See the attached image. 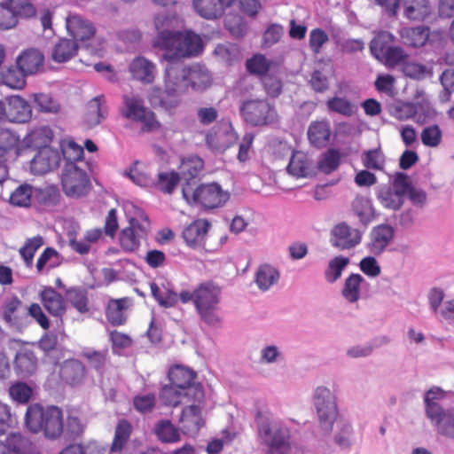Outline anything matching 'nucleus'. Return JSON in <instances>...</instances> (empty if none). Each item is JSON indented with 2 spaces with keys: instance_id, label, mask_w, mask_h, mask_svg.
Listing matches in <instances>:
<instances>
[{
  "instance_id": "1",
  "label": "nucleus",
  "mask_w": 454,
  "mask_h": 454,
  "mask_svg": "<svg viewBox=\"0 0 454 454\" xmlns=\"http://www.w3.org/2000/svg\"><path fill=\"white\" fill-rule=\"evenodd\" d=\"M161 61L166 62L163 74L164 90L156 87L152 88L148 92V100L153 106L172 111L180 105V96L186 93L189 88L186 67L176 60Z\"/></svg>"
},
{
  "instance_id": "2",
  "label": "nucleus",
  "mask_w": 454,
  "mask_h": 454,
  "mask_svg": "<svg viewBox=\"0 0 454 454\" xmlns=\"http://www.w3.org/2000/svg\"><path fill=\"white\" fill-rule=\"evenodd\" d=\"M25 422L29 431L43 432L48 439H57L64 432L63 413L55 406L43 407L39 404L28 406Z\"/></svg>"
},
{
  "instance_id": "3",
  "label": "nucleus",
  "mask_w": 454,
  "mask_h": 454,
  "mask_svg": "<svg viewBox=\"0 0 454 454\" xmlns=\"http://www.w3.org/2000/svg\"><path fill=\"white\" fill-rule=\"evenodd\" d=\"M220 288L211 282L202 283L195 288V309L200 319L206 325L217 327L222 324L219 312Z\"/></svg>"
},
{
  "instance_id": "4",
  "label": "nucleus",
  "mask_w": 454,
  "mask_h": 454,
  "mask_svg": "<svg viewBox=\"0 0 454 454\" xmlns=\"http://www.w3.org/2000/svg\"><path fill=\"white\" fill-rule=\"evenodd\" d=\"M129 226L120 233L119 242L124 251L133 252L140 246V239L149 229V221L144 211L131 202L123 205Z\"/></svg>"
},
{
  "instance_id": "5",
  "label": "nucleus",
  "mask_w": 454,
  "mask_h": 454,
  "mask_svg": "<svg viewBox=\"0 0 454 454\" xmlns=\"http://www.w3.org/2000/svg\"><path fill=\"white\" fill-rule=\"evenodd\" d=\"M259 437L267 447L266 454H288L290 451V429L278 419H262L258 425Z\"/></svg>"
},
{
  "instance_id": "6",
  "label": "nucleus",
  "mask_w": 454,
  "mask_h": 454,
  "mask_svg": "<svg viewBox=\"0 0 454 454\" xmlns=\"http://www.w3.org/2000/svg\"><path fill=\"white\" fill-rule=\"evenodd\" d=\"M66 28L73 41L81 43L92 55L101 56L104 41L96 36V27L89 20L78 13H68Z\"/></svg>"
},
{
  "instance_id": "7",
  "label": "nucleus",
  "mask_w": 454,
  "mask_h": 454,
  "mask_svg": "<svg viewBox=\"0 0 454 454\" xmlns=\"http://www.w3.org/2000/svg\"><path fill=\"white\" fill-rule=\"evenodd\" d=\"M192 403L184 406L182 410L178 423L180 430L184 435L195 437L200 430L206 425V412L204 411V392L200 387H192Z\"/></svg>"
},
{
  "instance_id": "8",
  "label": "nucleus",
  "mask_w": 454,
  "mask_h": 454,
  "mask_svg": "<svg viewBox=\"0 0 454 454\" xmlns=\"http://www.w3.org/2000/svg\"><path fill=\"white\" fill-rule=\"evenodd\" d=\"M312 398L321 428L327 433L333 431L339 416L336 393L320 385L314 389Z\"/></svg>"
},
{
  "instance_id": "9",
  "label": "nucleus",
  "mask_w": 454,
  "mask_h": 454,
  "mask_svg": "<svg viewBox=\"0 0 454 454\" xmlns=\"http://www.w3.org/2000/svg\"><path fill=\"white\" fill-rule=\"evenodd\" d=\"M120 114L127 120L140 123L145 130L160 128L154 114L145 106L143 98L137 95H123Z\"/></svg>"
},
{
  "instance_id": "10",
  "label": "nucleus",
  "mask_w": 454,
  "mask_h": 454,
  "mask_svg": "<svg viewBox=\"0 0 454 454\" xmlns=\"http://www.w3.org/2000/svg\"><path fill=\"white\" fill-rule=\"evenodd\" d=\"M202 49L200 37L192 32H177L163 51L162 60H176L197 55Z\"/></svg>"
},
{
  "instance_id": "11",
  "label": "nucleus",
  "mask_w": 454,
  "mask_h": 454,
  "mask_svg": "<svg viewBox=\"0 0 454 454\" xmlns=\"http://www.w3.org/2000/svg\"><path fill=\"white\" fill-rule=\"evenodd\" d=\"M86 162L65 164L62 173L64 192L72 198H80L88 193L90 187Z\"/></svg>"
},
{
  "instance_id": "12",
  "label": "nucleus",
  "mask_w": 454,
  "mask_h": 454,
  "mask_svg": "<svg viewBox=\"0 0 454 454\" xmlns=\"http://www.w3.org/2000/svg\"><path fill=\"white\" fill-rule=\"evenodd\" d=\"M408 187L409 176L404 173H395L389 184L378 188L376 197L383 207L395 211L403 206Z\"/></svg>"
},
{
  "instance_id": "13",
  "label": "nucleus",
  "mask_w": 454,
  "mask_h": 454,
  "mask_svg": "<svg viewBox=\"0 0 454 454\" xmlns=\"http://www.w3.org/2000/svg\"><path fill=\"white\" fill-rule=\"evenodd\" d=\"M183 197L188 203H199L205 208H215L223 206L230 199V193L217 184H202L190 192L184 187Z\"/></svg>"
},
{
  "instance_id": "14",
  "label": "nucleus",
  "mask_w": 454,
  "mask_h": 454,
  "mask_svg": "<svg viewBox=\"0 0 454 454\" xmlns=\"http://www.w3.org/2000/svg\"><path fill=\"white\" fill-rule=\"evenodd\" d=\"M245 121L253 126L270 125L278 121L275 107L266 100L251 99L241 107Z\"/></svg>"
},
{
  "instance_id": "15",
  "label": "nucleus",
  "mask_w": 454,
  "mask_h": 454,
  "mask_svg": "<svg viewBox=\"0 0 454 454\" xmlns=\"http://www.w3.org/2000/svg\"><path fill=\"white\" fill-rule=\"evenodd\" d=\"M181 24V20L175 14L167 12H161L154 18V27L158 33L157 37L154 40V46L163 50L168 43L171 41L177 31V28Z\"/></svg>"
},
{
  "instance_id": "16",
  "label": "nucleus",
  "mask_w": 454,
  "mask_h": 454,
  "mask_svg": "<svg viewBox=\"0 0 454 454\" xmlns=\"http://www.w3.org/2000/svg\"><path fill=\"white\" fill-rule=\"evenodd\" d=\"M362 240V233L355 228L342 223L337 224L331 231L330 242L333 247L340 250L350 249Z\"/></svg>"
},
{
  "instance_id": "17",
  "label": "nucleus",
  "mask_w": 454,
  "mask_h": 454,
  "mask_svg": "<svg viewBox=\"0 0 454 454\" xmlns=\"http://www.w3.org/2000/svg\"><path fill=\"white\" fill-rule=\"evenodd\" d=\"M395 230L388 224L374 226L369 233L367 249L374 255H380L394 239Z\"/></svg>"
},
{
  "instance_id": "18",
  "label": "nucleus",
  "mask_w": 454,
  "mask_h": 454,
  "mask_svg": "<svg viewBox=\"0 0 454 454\" xmlns=\"http://www.w3.org/2000/svg\"><path fill=\"white\" fill-rule=\"evenodd\" d=\"M60 155L52 148L42 149L31 160L30 169L35 175L46 174L59 167Z\"/></svg>"
},
{
  "instance_id": "19",
  "label": "nucleus",
  "mask_w": 454,
  "mask_h": 454,
  "mask_svg": "<svg viewBox=\"0 0 454 454\" xmlns=\"http://www.w3.org/2000/svg\"><path fill=\"white\" fill-rule=\"evenodd\" d=\"M286 170L295 177H307L316 174L317 167L308 153L296 151L293 153Z\"/></svg>"
},
{
  "instance_id": "20",
  "label": "nucleus",
  "mask_w": 454,
  "mask_h": 454,
  "mask_svg": "<svg viewBox=\"0 0 454 454\" xmlns=\"http://www.w3.org/2000/svg\"><path fill=\"white\" fill-rule=\"evenodd\" d=\"M102 237V231L98 228L88 230L78 238L75 228L68 231L67 238L71 248L80 254H86L90 251L91 247Z\"/></svg>"
},
{
  "instance_id": "21",
  "label": "nucleus",
  "mask_w": 454,
  "mask_h": 454,
  "mask_svg": "<svg viewBox=\"0 0 454 454\" xmlns=\"http://www.w3.org/2000/svg\"><path fill=\"white\" fill-rule=\"evenodd\" d=\"M168 378L173 386L184 391V395L187 398H192V392H190L192 387H202L199 384H193L195 373L189 368L176 365L169 370Z\"/></svg>"
},
{
  "instance_id": "22",
  "label": "nucleus",
  "mask_w": 454,
  "mask_h": 454,
  "mask_svg": "<svg viewBox=\"0 0 454 454\" xmlns=\"http://www.w3.org/2000/svg\"><path fill=\"white\" fill-rule=\"evenodd\" d=\"M210 223L205 219H198L183 231V238L187 246L192 248H199L204 246Z\"/></svg>"
},
{
  "instance_id": "23",
  "label": "nucleus",
  "mask_w": 454,
  "mask_h": 454,
  "mask_svg": "<svg viewBox=\"0 0 454 454\" xmlns=\"http://www.w3.org/2000/svg\"><path fill=\"white\" fill-rule=\"evenodd\" d=\"M24 154L22 140L10 129H0V158L16 159Z\"/></svg>"
},
{
  "instance_id": "24",
  "label": "nucleus",
  "mask_w": 454,
  "mask_h": 454,
  "mask_svg": "<svg viewBox=\"0 0 454 454\" xmlns=\"http://www.w3.org/2000/svg\"><path fill=\"white\" fill-rule=\"evenodd\" d=\"M132 77L143 83H152L157 74L156 66L145 57H137L129 64Z\"/></svg>"
},
{
  "instance_id": "25",
  "label": "nucleus",
  "mask_w": 454,
  "mask_h": 454,
  "mask_svg": "<svg viewBox=\"0 0 454 454\" xmlns=\"http://www.w3.org/2000/svg\"><path fill=\"white\" fill-rule=\"evenodd\" d=\"M234 0H193L196 12L207 20L220 17Z\"/></svg>"
},
{
  "instance_id": "26",
  "label": "nucleus",
  "mask_w": 454,
  "mask_h": 454,
  "mask_svg": "<svg viewBox=\"0 0 454 454\" xmlns=\"http://www.w3.org/2000/svg\"><path fill=\"white\" fill-rule=\"evenodd\" d=\"M398 9L403 8V16L411 20H423L431 12L428 0H397Z\"/></svg>"
},
{
  "instance_id": "27",
  "label": "nucleus",
  "mask_w": 454,
  "mask_h": 454,
  "mask_svg": "<svg viewBox=\"0 0 454 454\" xmlns=\"http://www.w3.org/2000/svg\"><path fill=\"white\" fill-rule=\"evenodd\" d=\"M7 119L10 121L25 122L31 117V108L27 102L20 96L6 98Z\"/></svg>"
},
{
  "instance_id": "28",
  "label": "nucleus",
  "mask_w": 454,
  "mask_h": 454,
  "mask_svg": "<svg viewBox=\"0 0 454 454\" xmlns=\"http://www.w3.org/2000/svg\"><path fill=\"white\" fill-rule=\"evenodd\" d=\"M53 132L47 126H42L32 129L23 139L22 146L25 153L28 148H49L52 141Z\"/></svg>"
},
{
  "instance_id": "29",
  "label": "nucleus",
  "mask_w": 454,
  "mask_h": 454,
  "mask_svg": "<svg viewBox=\"0 0 454 454\" xmlns=\"http://www.w3.org/2000/svg\"><path fill=\"white\" fill-rule=\"evenodd\" d=\"M124 175L140 187L149 188L154 184V177L151 168L148 165L140 161L134 162L125 170Z\"/></svg>"
},
{
  "instance_id": "30",
  "label": "nucleus",
  "mask_w": 454,
  "mask_h": 454,
  "mask_svg": "<svg viewBox=\"0 0 454 454\" xmlns=\"http://www.w3.org/2000/svg\"><path fill=\"white\" fill-rule=\"evenodd\" d=\"M39 295L43 307L51 315L61 317L65 313V300L62 295L52 287L43 288Z\"/></svg>"
},
{
  "instance_id": "31",
  "label": "nucleus",
  "mask_w": 454,
  "mask_h": 454,
  "mask_svg": "<svg viewBox=\"0 0 454 454\" xmlns=\"http://www.w3.org/2000/svg\"><path fill=\"white\" fill-rule=\"evenodd\" d=\"M189 87L193 90L202 91L210 87L212 77L209 71L203 66L193 65L186 67Z\"/></svg>"
},
{
  "instance_id": "32",
  "label": "nucleus",
  "mask_w": 454,
  "mask_h": 454,
  "mask_svg": "<svg viewBox=\"0 0 454 454\" xmlns=\"http://www.w3.org/2000/svg\"><path fill=\"white\" fill-rule=\"evenodd\" d=\"M16 62L24 74H34L43 67V56L39 51L30 49L19 55Z\"/></svg>"
},
{
  "instance_id": "33",
  "label": "nucleus",
  "mask_w": 454,
  "mask_h": 454,
  "mask_svg": "<svg viewBox=\"0 0 454 454\" xmlns=\"http://www.w3.org/2000/svg\"><path fill=\"white\" fill-rule=\"evenodd\" d=\"M309 143L316 147H323L330 140L331 126L327 121H312L308 128Z\"/></svg>"
},
{
  "instance_id": "34",
  "label": "nucleus",
  "mask_w": 454,
  "mask_h": 454,
  "mask_svg": "<svg viewBox=\"0 0 454 454\" xmlns=\"http://www.w3.org/2000/svg\"><path fill=\"white\" fill-rule=\"evenodd\" d=\"M21 301L17 296L6 297L2 304V317L11 326L20 327L23 325V319L20 314Z\"/></svg>"
},
{
  "instance_id": "35",
  "label": "nucleus",
  "mask_w": 454,
  "mask_h": 454,
  "mask_svg": "<svg viewBox=\"0 0 454 454\" xmlns=\"http://www.w3.org/2000/svg\"><path fill=\"white\" fill-rule=\"evenodd\" d=\"M445 397V392L440 387H432L425 395V412L429 421H433L446 409H443L439 402Z\"/></svg>"
},
{
  "instance_id": "36",
  "label": "nucleus",
  "mask_w": 454,
  "mask_h": 454,
  "mask_svg": "<svg viewBox=\"0 0 454 454\" xmlns=\"http://www.w3.org/2000/svg\"><path fill=\"white\" fill-rule=\"evenodd\" d=\"M79 44L67 38H62L54 44L51 50V59L55 62L69 61L77 55Z\"/></svg>"
},
{
  "instance_id": "37",
  "label": "nucleus",
  "mask_w": 454,
  "mask_h": 454,
  "mask_svg": "<svg viewBox=\"0 0 454 454\" xmlns=\"http://www.w3.org/2000/svg\"><path fill=\"white\" fill-rule=\"evenodd\" d=\"M364 278L357 273L350 274L343 283L341 289L342 297L349 303H355L359 301L362 294Z\"/></svg>"
},
{
  "instance_id": "38",
  "label": "nucleus",
  "mask_w": 454,
  "mask_h": 454,
  "mask_svg": "<svg viewBox=\"0 0 454 454\" xmlns=\"http://www.w3.org/2000/svg\"><path fill=\"white\" fill-rule=\"evenodd\" d=\"M106 117L104 99L102 97H96L86 106L83 121L88 128L98 125Z\"/></svg>"
},
{
  "instance_id": "39",
  "label": "nucleus",
  "mask_w": 454,
  "mask_h": 454,
  "mask_svg": "<svg viewBox=\"0 0 454 454\" xmlns=\"http://www.w3.org/2000/svg\"><path fill=\"white\" fill-rule=\"evenodd\" d=\"M430 423L438 434L454 440V408L446 409Z\"/></svg>"
},
{
  "instance_id": "40",
  "label": "nucleus",
  "mask_w": 454,
  "mask_h": 454,
  "mask_svg": "<svg viewBox=\"0 0 454 454\" xmlns=\"http://www.w3.org/2000/svg\"><path fill=\"white\" fill-rule=\"evenodd\" d=\"M280 278L278 270L270 264L261 265L255 273V283L260 290L267 291Z\"/></svg>"
},
{
  "instance_id": "41",
  "label": "nucleus",
  "mask_w": 454,
  "mask_h": 454,
  "mask_svg": "<svg viewBox=\"0 0 454 454\" xmlns=\"http://www.w3.org/2000/svg\"><path fill=\"white\" fill-rule=\"evenodd\" d=\"M395 36L386 31L380 32L371 42L370 51L380 62L394 45Z\"/></svg>"
},
{
  "instance_id": "42",
  "label": "nucleus",
  "mask_w": 454,
  "mask_h": 454,
  "mask_svg": "<svg viewBox=\"0 0 454 454\" xmlns=\"http://www.w3.org/2000/svg\"><path fill=\"white\" fill-rule=\"evenodd\" d=\"M150 288L153 296L163 307H172L178 300V296L161 280L160 282H152Z\"/></svg>"
},
{
  "instance_id": "43",
  "label": "nucleus",
  "mask_w": 454,
  "mask_h": 454,
  "mask_svg": "<svg viewBox=\"0 0 454 454\" xmlns=\"http://www.w3.org/2000/svg\"><path fill=\"white\" fill-rule=\"evenodd\" d=\"M336 431L334 434V441L336 444L342 450L351 447L354 442V432L351 424L344 419H336Z\"/></svg>"
},
{
  "instance_id": "44",
  "label": "nucleus",
  "mask_w": 454,
  "mask_h": 454,
  "mask_svg": "<svg viewBox=\"0 0 454 454\" xmlns=\"http://www.w3.org/2000/svg\"><path fill=\"white\" fill-rule=\"evenodd\" d=\"M349 263L350 259L344 255H337L330 259L324 273L325 280L330 284L335 283Z\"/></svg>"
},
{
  "instance_id": "45",
  "label": "nucleus",
  "mask_w": 454,
  "mask_h": 454,
  "mask_svg": "<svg viewBox=\"0 0 454 454\" xmlns=\"http://www.w3.org/2000/svg\"><path fill=\"white\" fill-rule=\"evenodd\" d=\"M155 434L158 439L166 443H176L181 441L179 429L169 420H161L155 426Z\"/></svg>"
},
{
  "instance_id": "46",
  "label": "nucleus",
  "mask_w": 454,
  "mask_h": 454,
  "mask_svg": "<svg viewBox=\"0 0 454 454\" xmlns=\"http://www.w3.org/2000/svg\"><path fill=\"white\" fill-rule=\"evenodd\" d=\"M352 209L363 223L372 222L374 217V207L369 198L356 197L352 203Z\"/></svg>"
},
{
  "instance_id": "47",
  "label": "nucleus",
  "mask_w": 454,
  "mask_h": 454,
  "mask_svg": "<svg viewBox=\"0 0 454 454\" xmlns=\"http://www.w3.org/2000/svg\"><path fill=\"white\" fill-rule=\"evenodd\" d=\"M61 377L72 385L78 384L84 376V367L77 360L65 362L61 368Z\"/></svg>"
},
{
  "instance_id": "48",
  "label": "nucleus",
  "mask_w": 454,
  "mask_h": 454,
  "mask_svg": "<svg viewBox=\"0 0 454 454\" xmlns=\"http://www.w3.org/2000/svg\"><path fill=\"white\" fill-rule=\"evenodd\" d=\"M400 35L406 44L412 47H421L425 45L428 39V29L424 27L403 28Z\"/></svg>"
},
{
  "instance_id": "49",
  "label": "nucleus",
  "mask_w": 454,
  "mask_h": 454,
  "mask_svg": "<svg viewBox=\"0 0 454 454\" xmlns=\"http://www.w3.org/2000/svg\"><path fill=\"white\" fill-rule=\"evenodd\" d=\"M127 303V299L112 300L109 301L106 309V317L111 324L120 325L125 322Z\"/></svg>"
},
{
  "instance_id": "50",
  "label": "nucleus",
  "mask_w": 454,
  "mask_h": 454,
  "mask_svg": "<svg viewBox=\"0 0 454 454\" xmlns=\"http://www.w3.org/2000/svg\"><path fill=\"white\" fill-rule=\"evenodd\" d=\"M61 150L63 156L66 160V164H80V162H85L82 160L83 148L76 144L73 139L67 138L61 142Z\"/></svg>"
},
{
  "instance_id": "51",
  "label": "nucleus",
  "mask_w": 454,
  "mask_h": 454,
  "mask_svg": "<svg viewBox=\"0 0 454 454\" xmlns=\"http://www.w3.org/2000/svg\"><path fill=\"white\" fill-rule=\"evenodd\" d=\"M180 180L178 173L175 171H164L158 174L157 179H154L155 187L164 193H172Z\"/></svg>"
},
{
  "instance_id": "52",
  "label": "nucleus",
  "mask_w": 454,
  "mask_h": 454,
  "mask_svg": "<svg viewBox=\"0 0 454 454\" xmlns=\"http://www.w3.org/2000/svg\"><path fill=\"white\" fill-rule=\"evenodd\" d=\"M340 162V152L335 149H329L320 156L316 167L317 169H319L321 172L329 174L337 169Z\"/></svg>"
},
{
  "instance_id": "53",
  "label": "nucleus",
  "mask_w": 454,
  "mask_h": 454,
  "mask_svg": "<svg viewBox=\"0 0 454 454\" xmlns=\"http://www.w3.org/2000/svg\"><path fill=\"white\" fill-rule=\"evenodd\" d=\"M413 105L416 106L415 121L417 123L422 124L434 115V110L428 98L423 93H419L416 96V103Z\"/></svg>"
},
{
  "instance_id": "54",
  "label": "nucleus",
  "mask_w": 454,
  "mask_h": 454,
  "mask_svg": "<svg viewBox=\"0 0 454 454\" xmlns=\"http://www.w3.org/2000/svg\"><path fill=\"white\" fill-rule=\"evenodd\" d=\"M204 166L203 160L198 156L184 158L179 166L183 178L189 180L198 176Z\"/></svg>"
},
{
  "instance_id": "55",
  "label": "nucleus",
  "mask_w": 454,
  "mask_h": 454,
  "mask_svg": "<svg viewBox=\"0 0 454 454\" xmlns=\"http://www.w3.org/2000/svg\"><path fill=\"white\" fill-rule=\"evenodd\" d=\"M361 160L368 169L382 170L385 166V156L380 148L364 151Z\"/></svg>"
},
{
  "instance_id": "56",
  "label": "nucleus",
  "mask_w": 454,
  "mask_h": 454,
  "mask_svg": "<svg viewBox=\"0 0 454 454\" xmlns=\"http://www.w3.org/2000/svg\"><path fill=\"white\" fill-rule=\"evenodd\" d=\"M26 75L20 68H8L1 72V82L12 89L20 90L25 86Z\"/></svg>"
},
{
  "instance_id": "57",
  "label": "nucleus",
  "mask_w": 454,
  "mask_h": 454,
  "mask_svg": "<svg viewBox=\"0 0 454 454\" xmlns=\"http://www.w3.org/2000/svg\"><path fill=\"white\" fill-rule=\"evenodd\" d=\"M283 359L281 347L277 344H267L263 346L259 352V360L262 364H274Z\"/></svg>"
},
{
  "instance_id": "58",
  "label": "nucleus",
  "mask_w": 454,
  "mask_h": 454,
  "mask_svg": "<svg viewBox=\"0 0 454 454\" xmlns=\"http://www.w3.org/2000/svg\"><path fill=\"white\" fill-rule=\"evenodd\" d=\"M248 71L255 74H263L274 69V63L262 54H256L247 61Z\"/></svg>"
},
{
  "instance_id": "59",
  "label": "nucleus",
  "mask_w": 454,
  "mask_h": 454,
  "mask_svg": "<svg viewBox=\"0 0 454 454\" xmlns=\"http://www.w3.org/2000/svg\"><path fill=\"white\" fill-rule=\"evenodd\" d=\"M33 195V188L28 184H21L17 187L10 196V202L19 207H27L30 205Z\"/></svg>"
},
{
  "instance_id": "60",
  "label": "nucleus",
  "mask_w": 454,
  "mask_h": 454,
  "mask_svg": "<svg viewBox=\"0 0 454 454\" xmlns=\"http://www.w3.org/2000/svg\"><path fill=\"white\" fill-rule=\"evenodd\" d=\"M61 262L62 259L55 249L46 248L38 258L36 268L38 271H42L45 268L50 270L58 267Z\"/></svg>"
},
{
  "instance_id": "61",
  "label": "nucleus",
  "mask_w": 454,
  "mask_h": 454,
  "mask_svg": "<svg viewBox=\"0 0 454 454\" xmlns=\"http://www.w3.org/2000/svg\"><path fill=\"white\" fill-rule=\"evenodd\" d=\"M409 58L405 51L396 45H393L385 57L381 59L380 63L387 67H395L403 64Z\"/></svg>"
},
{
  "instance_id": "62",
  "label": "nucleus",
  "mask_w": 454,
  "mask_h": 454,
  "mask_svg": "<svg viewBox=\"0 0 454 454\" xmlns=\"http://www.w3.org/2000/svg\"><path fill=\"white\" fill-rule=\"evenodd\" d=\"M330 112L338 113L342 115L349 116L354 113V106L345 98L334 97L326 102Z\"/></svg>"
},
{
  "instance_id": "63",
  "label": "nucleus",
  "mask_w": 454,
  "mask_h": 454,
  "mask_svg": "<svg viewBox=\"0 0 454 454\" xmlns=\"http://www.w3.org/2000/svg\"><path fill=\"white\" fill-rule=\"evenodd\" d=\"M43 245V239L35 236L27 240L25 246L20 249V254L27 265H30L35 253Z\"/></svg>"
},
{
  "instance_id": "64",
  "label": "nucleus",
  "mask_w": 454,
  "mask_h": 454,
  "mask_svg": "<svg viewBox=\"0 0 454 454\" xmlns=\"http://www.w3.org/2000/svg\"><path fill=\"white\" fill-rule=\"evenodd\" d=\"M35 107L42 112L56 114L60 110L59 104L47 94L34 95Z\"/></svg>"
}]
</instances>
